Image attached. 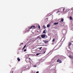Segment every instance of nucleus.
<instances>
[{
    "label": "nucleus",
    "instance_id": "1",
    "mask_svg": "<svg viewBox=\"0 0 73 73\" xmlns=\"http://www.w3.org/2000/svg\"><path fill=\"white\" fill-rule=\"evenodd\" d=\"M61 46V44L59 43L54 47V49H56L55 50H57V49H59Z\"/></svg>",
    "mask_w": 73,
    "mask_h": 73
},
{
    "label": "nucleus",
    "instance_id": "2",
    "mask_svg": "<svg viewBox=\"0 0 73 73\" xmlns=\"http://www.w3.org/2000/svg\"><path fill=\"white\" fill-rule=\"evenodd\" d=\"M35 28V26H32L30 27H29V29H34Z\"/></svg>",
    "mask_w": 73,
    "mask_h": 73
},
{
    "label": "nucleus",
    "instance_id": "3",
    "mask_svg": "<svg viewBox=\"0 0 73 73\" xmlns=\"http://www.w3.org/2000/svg\"><path fill=\"white\" fill-rule=\"evenodd\" d=\"M30 60H31V58H30L28 59H27L26 60V62L28 63L29 62V61H30Z\"/></svg>",
    "mask_w": 73,
    "mask_h": 73
},
{
    "label": "nucleus",
    "instance_id": "4",
    "mask_svg": "<svg viewBox=\"0 0 73 73\" xmlns=\"http://www.w3.org/2000/svg\"><path fill=\"white\" fill-rule=\"evenodd\" d=\"M41 37L43 38H45V37H46V34L42 35H41Z\"/></svg>",
    "mask_w": 73,
    "mask_h": 73
},
{
    "label": "nucleus",
    "instance_id": "5",
    "mask_svg": "<svg viewBox=\"0 0 73 73\" xmlns=\"http://www.w3.org/2000/svg\"><path fill=\"white\" fill-rule=\"evenodd\" d=\"M61 60L58 59L57 60V62H59V63H61V62H61Z\"/></svg>",
    "mask_w": 73,
    "mask_h": 73
},
{
    "label": "nucleus",
    "instance_id": "6",
    "mask_svg": "<svg viewBox=\"0 0 73 73\" xmlns=\"http://www.w3.org/2000/svg\"><path fill=\"white\" fill-rule=\"evenodd\" d=\"M69 58H71V59H73V56H72L70 55H69Z\"/></svg>",
    "mask_w": 73,
    "mask_h": 73
},
{
    "label": "nucleus",
    "instance_id": "7",
    "mask_svg": "<svg viewBox=\"0 0 73 73\" xmlns=\"http://www.w3.org/2000/svg\"><path fill=\"white\" fill-rule=\"evenodd\" d=\"M26 69V68L25 67H23L21 68V70H25V69Z\"/></svg>",
    "mask_w": 73,
    "mask_h": 73
},
{
    "label": "nucleus",
    "instance_id": "8",
    "mask_svg": "<svg viewBox=\"0 0 73 73\" xmlns=\"http://www.w3.org/2000/svg\"><path fill=\"white\" fill-rule=\"evenodd\" d=\"M60 9H63V11H65V8L64 7L61 8Z\"/></svg>",
    "mask_w": 73,
    "mask_h": 73
},
{
    "label": "nucleus",
    "instance_id": "9",
    "mask_svg": "<svg viewBox=\"0 0 73 73\" xmlns=\"http://www.w3.org/2000/svg\"><path fill=\"white\" fill-rule=\"evenodd\" d=\"M71 45H72V43H71V42H69L68 44L69 46H70Z\"/></svg>",
    "mask_w": 73,
    "mask_h": 73
},
{
    "label": "nucleus",
    "instance_id": "10",
    "mask_svg": "<svg viewBox=\"0 0 73 73\" xmlns=\"http://www.w3.org/2000/svg\"><path fill=\"white\" fill-rule=\"evenodd\" d=\"M26 46H27L26 45H25V46H24L23 48V50H24V48H25V47H26Z\"/></svg>",
    "mask_w": 73,
    "mask_h": 73
},
{
    "label": "nucleus",
    "instance_id": "11",
    "mask_svg": "<svg viewBox=\"0 0 73 73\" xmlns=\"http://www.w3.org/2000/svg\"><path fill=\"white\" fill-rule=\"evenodd\" d=\"M45 31H46V30H44L43 31V33H44L45 34L46 33V32H45Z\"/></svg>",
    "mask_w": 73,
    "mask_h": 73
},
{
    "label": "nucleus",
    "instance_id": "12",
    "mask_svg": "<svg viewBox=\"0 0 73 73\" xmlns=\"http://www.w3.org/2000/svg\"><path fill=\"white\" fill-rule=\"evenodd\" d=\"M50 27V24H48L47 25V28H49V27Z\"/></svg>",
    "mask_w": 73,
    "mask_h": 73
},
{
    "label": "nucleus",
    "instance_id": "13",
    "mask_svg": "<svg viewBox=\"0 0 73 73\" xmlns=\"http://www.w3.org/2000/svg\"><path fill=\"white\" fill-rule=\"evenodd\" d=\"M70 20H72V17L70 16Z\"/></svg>",
    "mask_w": 73,
    "mask_h": 73
},
{
    "label": "nucleus",
    "instance_id": "14",
    "mask_svg": "<svg viewBox=\"0 0 73 73\" xmlns=\"http://www.w3.org/2000/svg\"><path fill=\"white\" fill-rule=\"evenodd\" d=\"M58 24V22H57L56 23H54V25H57V24Z\"/></svg>",
    "mask_w": 73,
    "mask_h": 73
},
{
    "label": "nucleus",
    "instance_id": "15",
    "mask_svg": "<svg viewBox=\"0 0 73 73\" xmlns=\"http://www.w3.org/2000/svg\"><path fill=\"white\" fill-rule=\"evenodd\" d=\"M17 59L18 61H20V59L19 58H18Z\"/></svg>",
    "mask_w": 73,
    "mask_h": 73
},
{
    "label": "nucleus",
    "instance_id": "16",
    "mask_svg": "<svg viewBox=\"0 0 73 73\" xmlns=\"http://www.w3.org/2000/svg\"><path fill=\"white\" fill-rule=\"evenodd\" d=\"M56 40L54 38L52 40V42H54V41Z\"/></svg>",
    "mask_w": 73,
    "mask_h": 73
},
{
    "label": "nucleus",
    "instance_id": "17",
    "mask_svg": "<svg viewBox=\"0 0 73 73\" xmlns=\"http://www.w3.org/2000/svg\"><path fill=\"white\" fill-rule=\"evenodd\" d=\"M44 43L46 44V43H48V41H44Z\"/></svg>",
    "mask_w": 73,
    "mask_h": 73
},
{
    "label": "nucleus",
    "instance_id": "18",
    "mask_svg": "<svg viewBox=\"0 0 73 73\" xmlns=\"http://www.w3.org/2000/svg\"><path fill=\"white\" fill-rule=\"evenodd\" d=\"M63 21H64V19H62L61 20V21H60V22H63Z\"/></svg>",
    "mask_w": 73,
    "mask_h": 73
},
{
    "label": "nucleus",
    "instance_id": "19",
    "mask_svg": "<svg viewBox=\"0 0 73 73\" xmlns=\"http://www.w3.org/2000/svg\"><path fill=\"white\" fill-rule=\"evenodd\" d=\"M43 28H44V29H45L46 28V27L45 26H43Z\"/></svg>",
    "mask_w": 73,
    "mask_h": 73
},
{
    "label": "nucleus",
    "instance_id": "20",
    "mask_svg": "<svg viewBox=\"0 0 73 73\" xmlns=\"http://www.w3.org/2000/svg\"><path fill=\"white\" fill-rule=\"evenodd\" d=\"M26 51H27V49H25L24 50V52H26Z\"/></svg>",
    "mask_w": 73,
    "mask_h": 73
},
{
    "label": "nucleus",
    "instance_id": "21",
    "mask_svg": "<svg viewBox=\"0 0 73 73\" xmlns=\"http://www.w3.org/2000/svg\"><path fill=\"white\" fill-rule=\"evenodd\" d=\"M60 12V11L58 10L57 12H56V13H58V12Z\"/></svg>",
    "mask_w": 73,
    "mask_h": 73
},
{
    "label": "nucleus",
    "instance_id": "22",
    "mask_svg": "<svg viewBox=\"0 0 73 73\" xmlns=\"http://www.w3.org/2000/svg\"><path fill=\"white\" fill-rule=\"evenodd\" d=\"M38 28L39 29H40V25H38Z\"/></svg>",
    "mask_w": 73,
    "mask_h": 73
},
{
    "label": "nucleus",
    "instance_id": "23",
    "mask_svg": "<svg viewBox=\"0 0 73 73\" xmlns=\"http://www.w3.org/2000/svg\"><path fill=\"white\" fill-rule=\"evenodd\" d=\"M40 53H37L36 54V55H37V56H38V55H39L40 54Z\"/></svg>",
    "mask_w": 73,
    "mask_h": 73
},
{
    "label": "nucleus",
    "instance_id": "24",
    "mask_svg": "<svg viewBox=\"0 0 73 73\" xmlns=\"http://www.w3.org/2000/svg\"><path fill=\"white\" fill-rule=\"evenodd\" d=\"M42 48V47H40V48H39V49H40V50H41V48Z\"/></svg>",
    "mask_w": 73,
    "mask_h": 73
},
{
    "label": "nucleus",
    "instance_id": "25",
    "mask_svg": "<svg viewBox=\"0 0 73 73\" xmlns=\"http://www.w3.org/2000/svg\"><path fill=\"white\" fill-rule=\"evenodd\" d=\"M40 36H38L37 37L38 38H40Z\"/></svg>",
    "mask_w": 73,
    "mask_h": 73
},
{
    "label": "nucleus",
    "instance_id": "26",
    "mask_svg": "<svg viewBox=\"0 0 73 73\" xmlns=\"http://www.w3.org/2000/svg\"><path fill=\"white\" fill-rule=\"evenodd\" d=\"M34 67H37V65H34Z\"/></svg>",
    "mask_w": 73,
    "mask_h": 73
},
{
    "label": "nucleus",
    "instance_id": "27",
    "mask_svg": "<svg viewBox=\"0 0 73 73\" xmlns=\"http://www.w3.org/2000/svg\"><path fill=\"white\" fill-rule=\"evenodd\" d=\"M70 11V10H69V9H68L67 10V11Z\"/></svg>",
    "mask_w": 73,
    "mask_h": 73
},
{
    "label": "nucleus",
    "instance_id": "28",
    "mask_svg": "<svg viewBox=\"0 0 73 73\" xmlns=\"http://www.w3.org/2000/svg\"><path fill=\"white\" fill-rule=\"evenodd\" d=\"M39 73V72L38 71H37L36 72V73Z\"/></svg>",
    "mask_w": 73,
    "mask_h": 73
},
{
    "label": "nucleus",
    "instance_id": "29",
    "mask_svg": "<svg viewBox=\"0 0 73 73\" xmlns=\"http://www.w3.org/2000/svg\"><path fill=\"white\" fill-rule=\"evenodd\" d=\"M21 44H22V45H23V44H24V43H21Z\"/></svg>",
    "mask_w": 73,
    "mask_h": 73
},
{
    "label": "nucleus",
    "instance_id": "30",
    "mask_svg": "<svg viewBox=\"0 0 73 73\" xmlns=\"http://www.w3.org/2000/svg\"><path fill=\"white\" fill-rule=\"evenodd\" d=\"M56 10H54V12L55 11H56Z\"/></svg>",
    "mask_w": 73,
    "mask_h": 73
},
{
    "label": "nucleus",
    "instance_id": "31",
    "mask_svg": "<svg viewBox=\"0 0 73 73\" xmlns=\"http://www.w3.org/2000/svg\"><path fill=\"white\" fill-rule=\"evenodd\" d=\"M13 73V71H12V73Z\"/></svg>",
    "mask_w": 73,
    "mask_h": 73
},
{
    "label": "nucleus",
    "instance_id": "32",
    "mask_svg": "<svg viewBox=\"0 0 73 73\" xmlns=\"http://www.w3.org/2000/svg\"><path fill=\"white\" fill-rule=\"evenodd\" d=\"M69 49H70V47H69Z\"/></svg>",
    "mask_w": 73,
    "mask_h": 73
},
{
    "label": "nucleus",
    "instance_id": "33",
    "mask_svg": "<svg viewBox=\"0 0 73 73\" xmlns=\"http://www.w3.org/2000/svg\"><path fill=\"white\" fill-rule=\"evenodd\" d=\"M37 38L36 39H35V40H37Z\"/></svg>",
    "mask_w": 73,
    "mask_h": 73
},
{
    "label": "nucleus",
    "instance_id": "34",
    "mask_svg": "<svg viewBox=\"0 0 73 73\" xmlns=\"http://www.w3.org/2000/svg\"><path fill=\"white\" fill-rule=\"evenodd\" d=\"M45 52H46V51H45L44 52V53H45Z\"/></svg>",
    "mask_w": 73,
    "mask_h": 73
},
{
    "label": "nucleus",
    "instance_id": "35",
    "mask_svg": "<svg viewBox=\"0 0 73 73\" xmlns=\"http://www.w3.org/2000/svg\"><path fill=\"white\" fill-rule=\"evenodd\" d=\"M27 31H29V30H28Z\"/></svg>",
    "mask_w": 73,
    "mask_h": 73
}]
</instances>
